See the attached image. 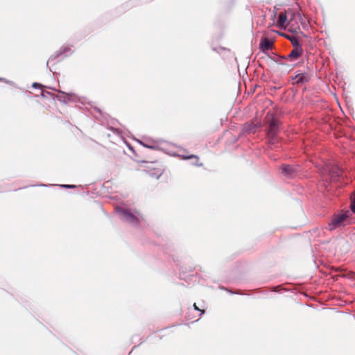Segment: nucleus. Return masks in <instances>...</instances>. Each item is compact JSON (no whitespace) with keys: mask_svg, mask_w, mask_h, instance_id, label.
I'll list each match as a JSON object with an SVG mask.
<instances>
[{"mask_svg":"<svg viewBox=\"0 0 355 355\" xmlns=\"http://www.w3.org/2000/svg\"><path fill=\"white\" fill-rule=\"evenodd\" d=\"M351 216L350 211H345L343 213L334 215L329 223L328 224L327 229L329 231H333L335 229L344 226L349 223V218Z\"/></svg>","mask_w":355,"mask_h":355,"instance_id":"obj_1","label":"nucleus"},{"mask_svg":"<svg viewBox=\"0 0 355 355\" xmlns=\"http://www.w3.org/2000/svg\"><path fill=\"white\" fill-rule=\"evenodd\" d=\"M279 125V121L275 118H272L269 122V127L267 132V136L270 144H275L278 141L277 134Z\"/></svg>","mask_w":355,"mask_h":355,"instance_id":"obj_2","label":"nucleus"},{"mask_svg":"<svg viewBox=\"0 0 355 355\" xmlns=\"http://www.w3.org/2000/svg\"><path fill=\"white\" fill-rule=\"evenodd\" d=\"M146 171L150 177L158 179L163 174L164 169L162 164L153 163L146 166Z\"/></svg>","mask_w":355,"mask_h":355,"instance_id":"obj_3","label":"nucleus"},{"mask_svg":"<svg viewBox=\"0 0 355 355\" xmlns=\"http://www.w3.org/2000/svg\"><path fill=\"white\" fill-rule=\"evenodd\" d=\"M289 31L293 33H298L300 31V26L296 21L297 15L291 9L287 10Z\"/></svg>","mask_w":355,"mask_h":355,"instance_id":"obj_4","label":"nucleus"},{"mask_svg":"<svg viewBox=\"0 0 355 355\" xmlns=\"http://www.w3.org/2000/svg\"><path fill=\"white\" fill-rule=\"evenodd\" d=\"M281 169L282 173L287 178H293L297 174V168L291 165H283Z\"/></svg>","mask_w":355,"mask_h":355,"instance_id":"obj_5","label":"nucleus"},{"mask_svg":"<svg viewBox=\"0 0 355 355\" xmlns=\"http://www.w3.org/2000/svg\"><path fill=\"white\" fill-rule=\"evenodd\" d=\"M311 76L307 73H300L296 74L293 80L295 81L294 84H303L310 80Z\"/></svg>","mask_w":355,"mask_h":355,"instance_id":"obj_6","label":"nucleus"},{"mask_svg":"<svg viewBox=\"0 0 355 355\" xmlns=\"http://www.w3.org/2000/svg\"><path fill=\"white\" fill-rule=\"evenodd\" d=\"M277 25L282 28H285L289 26L287 10L279 13Z\"/></svg>","mask_w":355,"mask_h":355,"instance_id":"obj_7","label":"nucleus"},{"mask_svg":"<svg viewBox=\"0 0 355 355\" xmlns=\"http://www.w3.org/2000/svg\"><path fill=\"white\" fill-rule=\"evenodd\" d=\"M122 216L126 221H128L130 223H132V224H138L139 223L138 218L134 214H132L128 210H123Z\"/></svg>","mask_w":355,"mask_h":355,"instance_id":"obj_8","label":"nucleus"},{"mask_svg":"<svg viewBox=\"0 0 355 355\" xmlns=\"http://www.w3.org/2000/svg\"><path fill=\"white\" fill-rule=\"evenodd\" d=\"M260 49L263 51H268L272 49L273 42L267 37L262 38L260 42Z\"/></svg>","mask_w":355,"mask_h":355,"instance_id":"obj_9","label":"nucleus"},{"mask_svg":"<svg viewBox=\"0 0 355 355\" xmlns=\"http://www.w3.org/2000/svg\"><path fill=\"white\" fill-rule=\"evenodd\" d=\"M302 51L301 46H295L288 54V57L291 60H296L302 55Z\"/></svg>","mask_w":355,"mask_h":355,"instance_id":"obj_10","label":"nucleus"},{"mask_svg":"<svg viewBox=\"0 0 355 355\" xmlns=\"http://www.w3.org/2000/svg\"><path fill=\"white\" fill-rule=\"evenodd\" d=\"M331 178L335 179L342 175V170L338 166H334L329 171Z\"/></svg>","mask_w":355,"mask_h":355,"instance_id":"obj_11","label":"nucleus"},{"mask_svg":"<svg viewBox=\"0 0 355 355\" xmlns=\"http://www.w3.org/2000/svg\"><path fill=\"white\" fill-rule=\"evenodd\" d=\"M181 157L184 159H194L196 160L194 164L197 166H202V165H203V164L202 162H200V159L197 155H181Z\"/></svg>","mask_w":355,"mask_h":355,"instance_id":"obj_12","label":"nucleus"},{"mask_svg":"<svg viewBox=\"0 0 355 355\" xmlns=\"http://www.w3.org/2000/svg\"><path fill=\"white\" fill-rule=\"evenodd\" d=\"M284 36L291 41V44H293V47L301 46L300 44L299 40L297 37L295 36H291L288 35H284Z\"/></svg>","mask_w":355,"mask_h":355,"instance_id":"obj_13","label":"nucleus"},{"mask_svg":"<svg viewBox=\"0 0 355 355\" xmlns=\"http://www.w3.org/2000/svg\"><path fill=\"white\" fill-rule=\"evenodd\" d=\"M350 208H351L352 211L355 214V191H354L353 196L351 198Z\"/></svg>","mask_w":355,"mask_h":355,"instance_id":"obj_14","label":"nucleus"},{"mask_svg":"<svg viewBox=\"0 0 355 355\" xmlns=\"http://www.w3.org/2000/svg\"><path fill=\"white\" fill-rule=\"evenodd\" d=\"M41 87H42V85L39 83H35L33 84V87L40 88Z\"/></svg>","mask_w":355,"mask_h":355,"instance_id":"obj_15","label":"nucleus"},{"mask_svg":"<svg viewBox=\"0 0 355 355\" xmlns=\"http://www.w3.org/2000/svg\"><path fill=\"white\" fill-rule=\"evenodd\" d=\"M193 307H194V309H195L196 310H198V311H200V312H201V314H202V313H203L205 312L203 310L202 311V310H200V309H198V307L196 306V304H193Z\"/></svg>","mask_w":355,"mask_h":355,"instance_id":"obj_16","label":"nucleus"},{"mask_svg":"<svg viewBox=\"0 0 355 355\" xmlns=\"http://www.w3.org/2000/svg\"><path fill=\"white\" fill-rule=\"evenodd\" d=\"M64 187H67V188L74 187V186H71V185H64Z\"/></svg>","mask_w":355,"mask_h":355,"instance_id":"obj_17","label":"nucleus"}]
</instances>
